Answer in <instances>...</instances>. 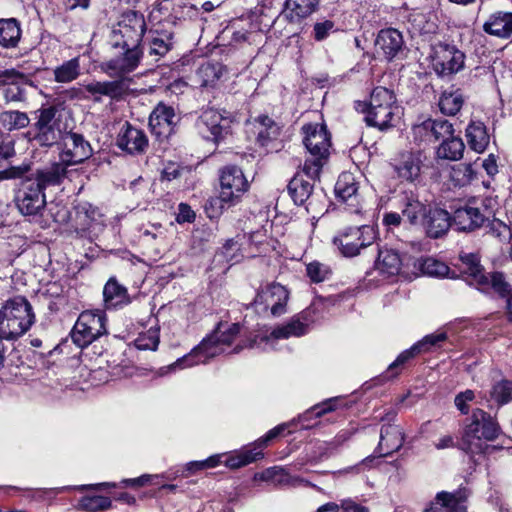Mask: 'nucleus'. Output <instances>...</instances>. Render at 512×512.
Segmentation results:
<instances>
[{
    "mask_svg": "<svg viewBox=\"0 0 512 512\" xmlns=\"http://www.w3.org/2000/svg\"><path fill=\"white\" fill-rule=\"evenodd\" d=\"M65 173V167L57 163L49 169L38 171L35 178L25 179L17 196L19 211L24 215L38 214L46 204L44 189L59 185Z\"/></svg>",
    "mask_w": 512,
    "mask_h": 512,
    "instance_id": "1",
    "label": "nucleus"
},
{
    "mask_svg": "<svg viewBox=\"0 0 512 512\" xmlns=\"http://www.w3.org/2000/svg\"><path fill=\"white\" fill-rule=\"evenodd\" d=\"M302 132L303 144L307 150L302 172L308 179L315 180L328 161L331 147L330 135L325 125L317 123L304 125Z\"/></svg>",
    "mask_w": 512,
    "mask_h": 512,
    "instance_id": "2",
    "label": "nucleus"
},
{
    "mask_svg": "<svg viewBox=\"0 0 512 512\" xmlns=\"http://www.w3.org/2000/svg\"><path fill=\"white\" fill-rule=\"evenodd\" d=\"M34 322L32 305L25 297L8 299L0 308V337L16 340L29 331Z\"/></svg>",
    "mask_w": 512,
    "mask_h": 512,
    "instance_id": "3",
    "label": "nucleus"
},
{
    "mask_svg": "<svg viewBox=\"0 0 512 512\" xmlns=\"http://www.w3.org/2000/svg\"><path fill=\"white\" fill-rule=\"evenodd\" d=\"M239 332V324H232L228 327L219 325L209 337L203 339L189 354L178 359L173 367L185 368L206 363L211 358L225 353Z\"/></svg>",
    "mask_w": 512,
    "mask_h": 512,
    "instance_id": "4",
    "label": "nucleus"
},
{
    "mask_svg": "<svg viewBox=\"0 0 512 512\" xmlns=\"http://www.w3.org/2000/svg\"><path fill=\"white\" fill-rule=\"evenodd\" d=\"M357 111L365 113V121L369 126L380 130L388 129L399 118V107L392 91L384 87H376L370 96L369 103L356 102Z\"/></svg>",
    "mask_w": 512,
    "mask_h": 512,
    "instance_id": "5",
    "label": "nucleus"
},
{
    "mask_svg": "<svg viewBox=\"0 0 512 512\" xmlns=\"http://www.w3.org/2000/svg\"><path fill=\"white\" fill-rule=\"evenodd\" d=\"M68 129L63 115L57 107H42L35 111L34 133L30 141L39 147L46 148L60 145Z\"/></svg>",
    "mask_w": 512,
    "mask_h": 512,
    "instance_id": "6",
    "label": "nucleus"
},
{
    "mask_svg": "<svg viewBox=\"0 0 512 512\" xmlns=\"http://www.w3.org/2000/svg\"><path fill=\"white\" fill-rule=\"evenodd\" d=\"M467 421L463 443L471 453L482 452L486 447L483 441H493L500 434V427L496 420L482 409H474Z\"/></svg>",
    "mask_w": 512,
    "mask_h": 512,
    "instance_id": "7",
    "label": "nucleus"
},
{
    "mask_svg": "<svg viewBox=\"0 0 512 512\" xmlns=\"http://www.w3.org/2000/svg\"><path fill=\"white\" fill-rule=\"evenodd\" d=\"M326 309V302L319 298L314 300L309 307L298 315L294 316L288 323L276 327L269 336L262 340L274 348V342L278 339H288L290 337H300L307 333L308 327L319 320Z\"/></svg>",
    "mask_w": 512,
    "mask_h": 512,
    "instance_id": "8",
    "label": "nucleus"
},
{
    "mask_svg": "<svg viewBox=\"0 0 512 512\" xmlns=\"http://www.w3.org/2000/svg\"><path fill=\"white\" fill-rule=\"evenodd\" d=\"M146 29L145 20L142 14L136 11H129L122 16V19L112 31V45L114 47L140 48Z\"/></svg>",
    "mask_w": 512,
    "mask_h": 512,
    "instance_id": "9",
    "label": "nucleus"
},
{
    "mask_svg": "<svg viewBox=\"0 0 512 512\" xmlns=\"http://www.w3.org/2000/svg\"><path fill=\"white\" fill-rule=\"evenodd\" d=\"M106 317L103 312H82L71 332L73 342L80 348L87 347L100 336L106 334Z\"/></svg>",
    "mask_w": 512,
    "mask_h": 512,
    "instance_id": "10",
    "label": "nucleus"
},
{
    "mask_svg": "<svg viewBox=\"0 0 512 512\" xmlns=\"http://www.w3.org/2000/svg\"><path fill=\"white\" fill-rule=\"evenodd\" d=\"M376 238L377 235L373 226L362 225L342 232L334 238V244L337 245L344 256L354 257L360 254L362 249L371 246Z\"/></svg>",
    "mask_w": 512,
    "mask_h": 512,
    "instance_id": "11",
    "label": "nucleus"
},
{
    "mask_svg": "<svg viewBox=\"0 0 512 512\" xmlns=\"http://www.w3.org/2000/svg\"><path fill=\"white\" fill-rule=\"evenodd\" d=\"M289 293L279 283H273L261 288L253 302L255 311L258 314H270L278 317L286 312Z\"/></svg>",
    "mask_w": 512,
    "mask_h": 512,
    "instance_id": "12",
    "label": "nucleus"
},
{
    "mask_svg": "<svg viewBox=\"0 0 512 512\" xmlns=\"http://www.w3.org/2000/svg\"><path fill=\"white\" fill-rule=\"evenodd\" d=\"M214 108L204 110L197 120V129L203 138L218 143L228 133L231 120Z\"/></svg>",
    "mask_w": 512,
    "mask_h": 512,
    "instance_id": "13",
    "label": "nucleus"
},
{
    "mask_svg": "<svg viewBox=\"0 0 512 512\" xmlns=\"http://www.w3.org/2000/svg\"><path fill=\"white\" fill-rule=\"evenodd\" d=\"M248 188L249 182L239 167L228 165L221 170L220 192L223 201L235 204Z\"/></svg>",
    "mask_w": 512,
    "mask_h": 512,
    "instance_id": "14",
    "label": "nucleus"
},
{
    "mask_svg": "<svg viewBox=\"0 0 512 512\" xmlns=\"http://www.w3.org/2000/svg\"><path fill=\"white\" fill-rule=\"evenodd\" d=\"M285 428L286 425L281 424L271 429L263 438H260L254 443L253 448L242 449L231 454L226 453L224 464L230 469H238L261 459L263 457L261 449H263L269 441L279 436Z\"/></svg>",
    "mask_w": 512,
    "mask_h": 512,
    "instance_id": "15",
    "label": "nucleus"
},
{
    "mask_svg": "<svg viewBox=\"0 0 512 512\" xmlns=\"http://www.w3.org/2000/svg\"><path fill=\"white\" fill-rule=\"evenodd\" d=\"M465 55L455 46L439 44L435 47L433 66L441 76H448L460 71L464 66Z\"/></svg>",
    "mask_w": 512,
    "mask_h": 512,
    "instance_id": "16",
    "label": "nucleus"
},
{
    "mask_svg": "<svg viewBox=\"0 0 512 512\" xmlns=\"http://www.w3.org/2000/svg\"><path fill=\"white\" fill-rule=\"evenodd\" d=\"M63 145L60 159L66 165H74L83 162L92 154L88 141L81 134L72 133L69 129L66 136L61 140Z\"/></svg>",
    "mask_w": 512,
    "mask_h": 512,
    "instance_id": "17",
    "label": "nucleus"
},
{
    "mask_svg": "<svg viewBox=\"0 0 512 512\" xmlns=\"http://www.w3.org/2000/svg\"><path fill=\"white\" fill-rule=\"evenodd\" d=\"M124 52L103 64V70L110 76L122 77L137 68L142 58L140 48L121 47Z\"/></svg>",
    "mask_w": 512,
    "mask_h": 512,
    "instance_id": "18",
    "label": "nucleus"
},
{
    "mask_svg": "<svg viewBox=\"0 0 512 512\" xmlns=\"http://www.w3.org/2000/svg\"><path fill=\"white\" fill-rule=\"evenodd\" d=\"M175 111L172 106L162 102L158 103L149 117V126L153 134L158 138H167L175 125Z\"/></svg>",
    "mask_w": 512,
    "mask_h": 512,
    "instance_id": "19",
    "label": "nucleus"
},
{
    "mask_svg": "<svg viewBox=\"0 0 512 512\" xmlns=\"http://www.w3.org/2000/svg\"><path fill=\"white\" fill-rule=\"evenodd\" d=\"M446 337V334L443 332L425 336L421 341L414 344L410 349L405 350L401 354H399L396 360L389 365L388 372L392 374L391 376H396L398 374L397 369L400 366L404 365L409 359L413 358L415 355L421 352H426L430 350L431 347H434L439 343L445 341Z\"/></svg>",
    "mask_w": 512,
    "mask_h": 512,
    "instance_id": "20",
    "label": "nucleus"
},
{
    "mask_svg": "<svg viewBox=\"0 0 512 512\" xmlns=\"http://www.w3.org/2000/svg\"><path fill=\"white\" fill-rule=\"evenodd\" d=\"M422 225L427 237L438 239L445 235L452 225L449 213L441 208H429Z\"/></svg>",
    "mask_w": 512,
    "mask_h": 512,
    "instance_id": "21",
    "label": "nucleus"
},
{
    "mask_svg": "<svg viewBox=\"0 0 512 512\" xmlns=\"http://www.w3.org/2000/svg\"><path fill=\"white\" fill-rule=\"evenodd\" d=\"M247 132L253 134L256 142L264 147L279 136L280 128L273 119L262 115L247 122Z\"/></svg>",
    "mask_w": 512,
    "mask_h": 512,
    "instance_id": "22",
    "label": "nucleus"
},
{
    "mask_svg": "<svg viewBox=\"0 0 512 512\" xmlns=\"http://www.w3.org/2000/svg\"><path fill=\"white\" fill-rule=\"evenodd\" d=\"M404 443L402 429L395 424L383 425L380 432V441L376 452L380 457H385L398 451Z\"/></svg>",
    "mask_w": 512,
    "mask_h": 512,
    "instance_id": "23",
    "label": "nucleus"
},
{
    "mask_svg": "<svg viewBox=\"0 0 512 512\" xmlns=\"http://www.w3.org/2000/svg\"><path fill=\"white\" fill-rule=\"evenodd\" d=\"M103 216L97 207L90 203H82L76 207V229L81 232H94L103 226Z\"/></svg>",
    "mask_w": 512,
    "mask_h": 512,
    "instance_id": "24",
    "label": "nucleus"
},
{
    "mask_svg": "<svg viewBox=\"0 0 512 512\" xmlns=\"http://www.w3.org/2000/svg\"><path fill=\"white\" fill-rule=\"evenodd\" d=\"M148 145L145 133L126 123L118 137V146L130 154L142 153Z\"/></svg>",
    "mask_w": 512,
    "mask_h": 512,
    "instance_id": "25",
    "label": "nucleus"
},
{
    "mask_svg": "<svg viewBox=\"0 0 512 512\" xmlns=\"http://www.w3.org/2000/svg\"><path fill=\"white\" fill-rule=\"evenodd\" d=\"M403 44L402 34L394 28L381 30L375 40L377 51L381 52L388 60L397 56L402 50Z\"/></svg>",
    "mask_w": 512,
    "mask_h": 512,
    "instance_id": "26",
    "label": "nucleus"
},
{
    "mask_svg": "<svg viewBox=\"0 0 512 512\" xmlns=\"http://www.w3.org/2000/svg\"><path fill=\"white\" fill-rule=\"evenodd\" d=\"M486 217L479 208L465 206L455 210L452 223L459 231H473L483 225Z\"/></svg>",
    "mask_w": 512,
    "mask_h": 512,
    "instance_id": "27",
    "label": "nucleus"
},
{
    "mask_svg": "<svg viewBox=\"0 0 512 512\" xmlns=\"http://www.w3.org/2000/svg\"><path fill=\"white\" fill-rule=\"evenodd\" d=\"M483 30L493 36L509 38L512 35V13L497 11L483 24Z\"/></svg>",
    "mask_w": 512,
    "mask_h": 512,
    "instance_id": "28",
    "label": "nucleus"
},
{
    "mask_svg": "<svg viewBox=\"0 0 512 512\" xmlns=\"http://www.w3.org/2000/svg\"><path fill=\"white\" fill-rule=\"evenodd\" d=\"M104 305L107 309L121 308L130 303L126 287L115 278H110L103 289Z\"/></svg>",
    "mask_w": 512,
    "mask_h": 512,
    "instance_id": "29",
    "label": "nucleus"
},
{
    "mask_svg": "<svg viewBox=\"0 0 512 512\" xmlns=\"http://www.w3.org/2000/svg\"><path fill=\"white\" fill-rule=\"evenodd\" d=\"M225 73L226 69L221 63L205 62L197 69L195 81L200 87L214 88Z\"/></svg>",
    "mask_w": 512,
    "mask_h": 512,
    "instance_id": "30",
    "label": "nucleus"
},
{
    "mask_svg": "<svg viewBox=\"0 0 512 512\" xmlns=\"http://www.w3.org/2000/svg\"><path fill=\"white\" fill-rule=\"evenodd\" d=\"M394 170L399 178L414 182L420 176V157L414 153H405L401 156L399 163L394 165Z\"/></svg>",
    "mask_w": 512,
    "mask_h": 512,
    "instance_id": "31",
    "label": "nucleus"
},
{
    "mask_svg": "<svg viewBox=\"0 0 512 512\" xmlns=\"http://www.w3.org/2000/svg\"><path fill=\"white\" fill-rule=\"evenodd\" d=\"M318 4L319 0H286L283 13L290 22H299L311 15Z\"/></svg>",
    "mask_w": 512,
    "mask_h": 512,
    "instance_id": "32",
    "label": "nucleus"
},
{
    "mask_svg": "<svg viewBox=\"0 0 512 512\" xmlns=\"http://www.w3.org/2000/svg\"><path fill=\"white\" fill-rule=\"evenodd\" d=\"M429 208L416 195L410 193L404 196L401 212L411 225H417L423 221Z\"/></svg>",
    "mask_w": 512,
    "mask_h": 512,
    "instance_id": "33",
    "label": "nucleus"
},
{
    "mask_svg": "<svg viewBox=\"0 0 512 512\" xmlns=\"http://www.w3.org/2000/svg\"><path fill=\"white\" fill-rule=\"evenodd\" d=\"M469 147L477 153H483L489 144V135L485 125L480 121H471L466 128Z\"/></svg>",
    "mask_w": 512,
    "mask_h": 512,
    "instance_id": "34",
    "label": "nucleus"
},
{
    "mask_svg": "<svg viewBox=\"0 0 512 512\" xmlns=\"http://www.w3.org/2000/svg\"><path fill=\"white\" fill-rule=\"evenodd\" d=\"M402 259L399 253L392 249L379 250L376 261L377 270L387 276H394L400 272Z\"/></svg>",
    "mask_w": 512,
    "mask_h": 512,
    "instance_id": "35",
    "label": "nucleus"
},
{
    "mask_svg": "<svg viewBox=\"0 0 512 512\" xmlns=\"http://www.w3.org/2000/svg\"><path fill=\"white\" fill-rule=\"evenodd\" d=\"M424 512H466V507L454 495L440 492Z\"/></svg>",
    "mask_w": 512,
    "mask_h": 512,
    "instance_id": "36",
    "label": "nucleus"
},
{
    "mask_svg": "<svg viewBox=\"0 0 512 512\" xmlns=\"http://www.w3.org/2000/svg\"><path fill=\"white\" fill-rule=\"evenodd\" d=\"M464 268L463 273L466 274V280L470 285L487 284V275L484 274L479 259L474 254H465L461 256Z\"/></svg>",
    "mask_w": 512,
    "mask_h": 512,
    "instance_id": "37",
    "label": "nucleus"
},
{
    "mask_svg": "<svg viewBox=\"0 0 512 512\" xmlns=\"http://www.w3.org/2000/svg\"><path fill=\"white\" fill-rule=\"evenodd\" d=\"M464 142L460 137L453 134L442 140V143L437 149V156L441 159L456 161L463 156Z\"/></svg>",
    "mask_w": 512,
    "mask_h": 512,
    "instance_id": "38",
    "label": "nucleus"
},
{
    "mask_svg": "<svg viewBox=\"0 0 512 512\" xmlns=\"http://www.w3.org/2000/svg\"><path fill=\"white\" fill-rule=\"evenodd\" d=\"M21 29L16 19H0V45L15 47L20 40Z\"/></svg>",
    "mask_w": 512,
    "mask_h": 512,
    "instance_id": "39",
    "label": "nucleus"
},
{
    "mask_svg": "<svg viewBox=\"0 0 512 512\" xmlns=\"http://www.w3.org/2000/svg\"><path fill=\"white\" fill-rule=\"evenodd\" d=\"M81 73L80 60L78 57L72 58L57 66L54 71V80L58 83H70L76 80Z\"/></svg>",
    "mask_w": 512,
    "mask_h": 512,
    "instance_id": "40",
    "label": "nucleus"
},
{
    "mask_svg": "<svg viewBox=\"0 0 512 512\" xmlns=\"http://www.w3.org/2000/svg\"><path fill=\"white\" fill-rule=\"evenodd\" d=\"M87 92L92 95H102L111 98L120 96L124 91L123 82L120 80L92 82L85 86Z\"/></svg>",
    "mask_w": 512,
    "mask_h": 512,
    "instance_id": "41",
    "label": "nucleus"
},
{
    "mask_svg": "<svg viewBox=\"0 0 512 512\" xmlns=\"http://www.w3.org/2000/svg\"><path fill=\"white\" fill-rule=\"evenodd\" d=\"M29 123L30 119L25 112L9 110L0 113V125L7 131L26 128Z\"/></svg>",
    "mask_w": 512,
    "mask_h": 512,
    "instance_id": "42",
    "label": "nucleus"
},
{
    "mask_svg": "<svg viewBox=\"0 0 512 512\" xmlns=\"http://www.w3.org/2000/svg\"><path fill=\"white\" fill-rule=\"evenodd\" d=\"M312 190V184L299 175L295 176L288 185V191L297 205L304 204L310 198Z\"/></svg>",
    "mask_w": 512,
    "mask_h": 512,
    "instance_id": "43",
    "label": "nucleus"
},
{
    "mask_svg": "<svg viewBox=\"0 0 512 512\" xmlns=\"http://www.w3.org/2000/svg\"><path fill=\"white\" fill-rule=\"evenodd\" d=\"M112 507V501L109 497L101 495H86L79 499L76 509L84 512H100Z\"/></svg>",
    "mask_w": 512,
    "mask_h": 512,
    "instance_id": "44",
    "label": "nucleus"
},
{
    "mask_svg": "<svg viewBox=\"0 0 512 512\" xmlns=\"http://www.w3.org/2000/svg\"><path fill=\"white\" fill-rule=\"evenodd\" d=\"M464 103L463 95L459 90L445 91L439 100L440 111L449 116L456 115Z\"/></svg>",
    "mask_w": 512,
    "mask_h": 512,
    "instance_id": "45",
    "label": "nucleus"
},
{
    "mask_svg": "<svg viewBox=\"0 0 512 512\" xmlns=\"http://www.w3.org/2000/svg\"><path fill=\"white\" fill-rule=\"evenodd\" d=\"M415 266L419 268L422 274L431 277H444L449 271V267L445 263L432 257L418 259Z\"/></svg>",
    "mask_w": 512,
    "mask_h": 512,
    "instance_id": "46",
    "label": "nucleus"
},
{
    "mask_svg": "<svg viewBox=\"0 0 512 512\" xmlns=\"http://www.w3.org/2000/svg\"><path fill=\"white\" fill-rule=\"evenodd\" d=\"M358 190L357 183L352 173L343 172L338 177L335 185V192L343 201H347L356 194Z\"/></svg>",
    "mask_w": 512,
    "mask_h": 512,
    "instance_id": "47",
    "label": "nucleus"
},
{
    "mask_svg": "<svg viewBox=\"0 0 512 512\" xmlns=\"http://www.w3.org/2000/svg\"><path fill=\"white\" fill-rule=\"evenodd\" d=\"M429 123V131L431 143L450 137L454 133L452 123L446 119L427 118Z\"/></svg>",
    "mask_w": 512,
    "mask_h": 512,
    "instance_id": "48",
    "label": "nucleus"
},
{
    "mask_svg": "<svg viewBox=\"0 0 512 512\" xmlns=\"http://www.w3.org/2000/svg\"><path fill=\"white\" fill-rule=\"evenodd\" d=\"M491 399L499 405L512 401V381L503 379L496 382L490 392Z\"/></svg>",
    "mask_w": 512,
    "mask_h": 512,
    "instance_id": "49",
    "label": "nucleus"
},
{
    "mask_svg": "<svg viewBox=\"0 0 512 512\" xmlns=\"http://www.w3.org/2000/svg\"><path fill=\"white\" fill-rule=\"evenodd\" d=\"M159 341V329L150 328L135 339V346L139 350H156Z\"/></svg>",
    "mask_w": 512,
    "mask_h": 512,
    "instance_id": "50",
    "label": "nucleus"
},
{
    "mask_svg": "<svg viewBox=\"0 0 512 512\" xmlns=\"http://www.w3.org/2000/svg\"><path fill=\"white\" fill-rule=\"evenodd\" d=\"M475 286L477 289L484 292L492 288L495 292L499 294L506 293L509 288V285L506 282L504 275L499 272L487 275V284H475Z\"/></svg>",
    "mask_w": 512,
    "mask_h": 512,
    "instance_id": "51",
    "label": "nucleus"
},
{
    "mask_svg": "<svg viewBox=\"0 0 512 512\" xmlns=\"http://www.w3.org/2000/svg\"><path fill=\"white\" fill-rule=\"evenodd\" d=\"M307 276L314 283L323 282L329 278L331 274V269L329 266L320 263L318 261H313L309 263L306 267Z\"/></svg>",
    "mask_w": 512,
    "mask_h": 512,
    "instance_id": "52",
    "label": "nucleus"
},
{
    "mask_svg": "<svg viewBox=\"0 0 512 512\" xmlns=\"http://www.w3.org/2000/svg\"><path fill=\"white\" fill-rule=\"evenodd\" d=\"M240 252V245L237 241L234 239H229L226 241V243L223 245L221 251L219 254H217V257L224 258L228 263L235 264L240 261L241 254Z\"/></svg>",
    "mask_w": 512,
    "mask_h": 512,
    "instance_id": "53",
    "label": "nucleus"
},
{
    "mask_svg": "<svg viewBox=\"0 0 512 512\" xmlns=\"http://www.w3.org/2000/svg\"><path fill=\"white\" fill-rule=\"evenodd\" d=\"M412 136L415 142L418 143H431L429 123L425 119L421 122H417L412 127Z\"/></svg>",
    "mask_w": 512,
    "mask_h": 512,
    "instance_id": "54",
    "label": "nucleus"
},
{
    "mask_svg": "<svg viewBox=\"0 0 512 512\" xmlns=\"http://www.w3.org/2000/svg\"><path fill=\"white\" fill-rule=\"evenodd\" d=\"M335 24L331 20H322L316 22L313 26V38L316 41L325 40L332 31H334Z\"/></svg>",
    "mask_w": 512,
    "mask_h": 512,
    "instance_id": "55",
    "label": "nucleus"
},
{
    "mask_svg": "<svg viewBox=\"0 0 512 512\" xmlns=\"http://www.w3.org/2000/svg\"><path fill=\"white\" fill-rule=\"evenodd\" d=\"M225 205L230 206L231 204L226 203L221 199V192L219 197L209 199L205 204V211L210 219L219 217L223 210L226 208Z\"/></svg>",
    "mask_w": 512,
    "mask_h": 512,
    "instance_id": "56",
    "label": "nucleus"
},
{
    "mask_svg": "<svg viewBox=\"0 0 512 512\" xmlns=\"http://www.w3.org/2000/svg\"><path fill=\"white\" fill-rule=\"evenodd\" d=\"M490 233L502 242L512 239V231L505 223L495 220L491 224Z\"/></svg>",
    "mask_w": 512,
    "mask_h": 512,
    "instance_id": "57",
    "label": "nucleus"
},
{
    "mask_svg": "<svg viewBox=\"0 0 512 512\" xmlns=\"http://www.w3.org/2000/svg\"><path fill=\"white\" fill-rule=\"evenodd\" d=\"M336 398L329 399L319 405L314 406L311 410L305 412V414L301 417L303 419L311 418L312 416L321 417L322 415L331 412L335 409Z\"/></svg>",
    "mask_w": 512,
    "mask_h": 512,
    "instance_id": "58",
    "label": "nucleus"
},
{
    "mask_svg": "<svg viewBox=\"0 0 512 512\" xmlns=\"http://www.w3.org/2000/svg\"><path fill=\"white\" fill-rule=\"evenodd\" d=\"M170 45L167 38L153 37L150 43V54L163 56L169 51Z\"/></svg>",
    "mask_w": 512,
    "mask_h": 512,
    "instance_id": "59",
    "label": "nucleus"
},
{
    "mask_svg": "<svg viewBox=\"0 0 512 512\" xmlns=\"http://www.w3.org/2000/svg\"><path fill=\"white\" fill-rule=\"evenodd\" d=\"M474 398H475L474 391L468 389V390L456 395L454 402H455L456 407L459 409V411L462 414H467L469 412L468 403L473 401Z\"/></svg>",
    "mask_w": 512,
    "mask_h": 512,
    "instance_id": "60",
    "label": "nucleus"
},
{
    "mask_svg": "<svg viewBox=\"0 0 512 512\" xmlns=\"http://www.w3.org/2000/svg\"><path fill=\"white\" fill-rule=\"evenodd\" d=\"M382 223L387 230L393 232L402 223V216L397 212H387L383 215Z\"/></svg>",
    "mask_w": 512,
    "mask_h": 512,
    "instance_id": "61",
    "label": "nucleus"
},
{
    "mask_svg": "<svg viewBox=\"0 0 512 512\" xmlns=\"http://www.w3.org/2000/svg\"><path fill=\"white\" fill-rule=\"evenodd\" d=\"M176 219L178 223L193 222L195 219V212L188 204L180 203Z\"/></svg>",
    "mask_w": 512,
    "mask_h": 512,
    "instance_id": "62",
    "label": "nucleus"
},
{
    "mask_svg": "<svg viewBox=\"0 0 512 512\" xmlns=\"http://www.w3.org/2000/svg\"><path fill=\"white\" fill-rule=\"evenodd\" d=\"M4 97L7 102H17L23 99V93L18 86L11 85L3 89Z\"/></svg>",
    "mask_w": 512,
    "mask_h": 512,
    "instance_id": "63",
    "label": "nucleus"
},
{
    "mask_svg": "<svg viewBox=\"0 0 512 512\" xmlns=\"http://www.w3.org/2000/svg\"><path fill=\"white\" fill-rule=\"evenodd\" d=\"M340 508L343 512H369V509L356 503L352 499H344L340 503Z\"/></svg>",
    "mask_w": 512,
    "mask_h": 512,
    "instance_id": "64",
    "label": "nucleus"
}]
</instances>
